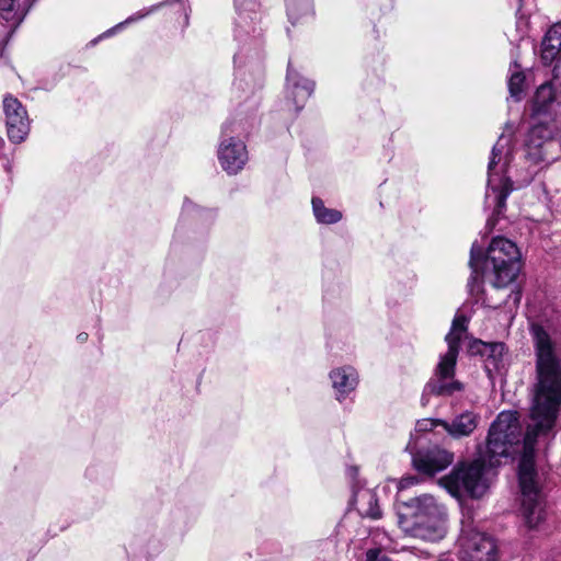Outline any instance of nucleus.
<instances>
[{
	"label": "nucleus",
	"instance_id": "29",
	"mask_svg": "<svg viewBox=\"0 0 561 561\" xmlns=\"http://www.w3.org/2000/svg\"><path fill=\"white\" fill-rule=\"evenodd\" d=\"M300 11H301L302 15H306V14H308L311 11L310 3L307 0L301 2Z\"/></svg>",
	"mask_w": 561,
	"mask_h": 561
},
{
	"label": "nucleus",
	"instance_id": "9",
	"mask_svg": "<svg viewBox=\"0 0 561 561\" xmlns=\"http://www.w3.org/2000/svg\"><path fill=\"white\" fill-rule=\"evenodd\" d=\"M232 127V123L227 122L222 125V136H229L228 139H224L218 148V160L221 168L229 174H237L243 169L248 161V152L243 141L236 139L230 134L236 130Z\"/></svg>",
	"mask_w": 561,
	"mask_h": 561
},
{
	"label": "nucleus",
	"instance_id": "4",
	"mask_svg": "<svg viewBox=\"0 0 561 561\" xmlns=\"http://www.w3.org/2000/svg\"><path fill=\"white\" fill-rule=\"evenodd\" d=\"M522 425L517 412L503 411L492 422L483 451L480 450L479 458L489 468L500 465L501 458L510 457L515 446L522 442Z\"/></svg>",
	"mask_w": 561,
	"mask_h": 561
},
{
	"label": "nucleus",
	"instance_id": "11",
	"mask_svg": "<svg viewBox=\"0 0 561 561\" xmlns=\"http://www.w3.org/2000/svg\"><path fill=\"white\" fill-rule=\"evenodd\" d=\"M413 466L422 473L433 476L451 465L454 455L437 446L421 449L413 455Z\"/></svg>",
	"mask_w": 561,
	"mask_h": 561
},
{
	"label": "nucleus",
	"instance_id": "15",
	"mask_svg": "<svg viewBox=\"0 0 561 561\" xmlns=\"http://www.w3.org/2000/svg\"><path fill=\"white\" fill-rule=\"evenodd\" d=\"M330 378L332 380V386L336 391V398L340 401L350 392L354 391L358 382L357 373L351 366L332 370Z\"/></svg>",
	"mask_w": 561,
	"mask_h": 561
},
{
	"label": "nucleus",
	"instance_id": "31",
	"mask_svg": "<svg viewBox=\"0 0 561 561\" xmlns=\"http://www.w3.org/2000/svg\"><path fill=\"white\" fill-rule=\"evenodd\" d=\"M261 79H262V71L260 70L259 71V78H257L256 82H254V84L252 87V90H254L255 88H260L261 87Z\"/></svg>",
	"mask_w": 561,
	"mask_h": 561
},
{
	"label": "nucleus",
	"instance_id": "14",
	"mask_svg": "<svg viewBox=\"0 0 561 561\" xmlns=\"http://www.w3.org/2000/svg\"><path fill=\"white\" fill-rule=\"evenodd\" d=\"M478 423L479 415L472 411L460 413L451 422L445 420L437 421V424L455 438L469 436L477 428Z\"/></svg>",
	"mask_w": 561,
	"mask_h": 561
},
{
	"label": "nucleus",
	"instance_id": "21",
	"mask_svg": "<svg viewBox=\"0 0 561 561\" xmlns=\"http://www.w3.org/2000/svg\"><path fill=\"white\" fill-rule=\"evenodd\" d=\"M416 512L415 517L419 519L417 524H423V517H436L439 515V508L433 496L424 495L415 499Z\"/></svg>",
	"mask_w": 561,
	"mask_h": 561
},
{
	"label": "nucleus",
	"instance_id": "17",
	"mask_svg": "<svg viewBox=\"0 0 561 561\" xmlns=\"http://www.w3.org/2000/svg\"><path fill=\"white\" fill-rule=\"evenodd\" d=\"M530 128L528 142L534 147H540L546 140L558 139L561 141V126L556 125V121L540 119Z\"/></svg>",
	"mask_w": 561,
	"mask_h": 561
},
{
	"label": "nucleus",
	"instance_id": "7",
	"mask_svg": "<svg viewBox=\"0 0 561 561\" xmlns=\"http://www.w3.org/2000/svg\"><path fill=\"white\" fill-rule=\"evenodd\" d=\"M234 7L237 12L236 18V38L238 41H247L250 37L251 33V42L255 49L256 58L260 57V48H261V28L256 27V22L260 21L259 18V0H234Z\"/></svg>",
	"mask_w": 561,
	"mask_h": 561
},
{
	"label": "nucleus",
	"instance_id": "8",
	"mask_svg": "<svg viewBox=\"0 0 561 561\" xmlns=\"http://www.w3.org/2000/svg\"><path fill=\"white\" fill-rule=\"evenodd\" d=\"M561 108V82L547 81L540 84L530 104V117L534 121H556Z\"/></svg>",
	"mask_w": 561,
	"mask_h": 561
},
{
	"label": "nucleus",
	"instance_id": "22",
	"mask_svg": "<svg viewBox=\"0 0 561 561\" xmlns=\"http://www.w3.org/2000/svg\"><path fill=\"white\" fill-rule=\"evenodd\" d=\"M0 12L3 20L18 26L26 15V11L15 9V0H0Z\"/></svg>",
	"mask_w": 561,
	"mask_h": 561
},
{
	"label": "nucleus",
	"instance_id": "13",
	"mask_svg": "<svg viewBox=\"0 0 561 561\" xmlns=\"http://www.w3.org/2000/svg\"><path fill=\"white\" fill-rule=\"evenodd\" d=\"M314 85L313 81L302 77L291 67L290 61L288 62L286 88L288 94L293 98L297 111H300L312 95Z\"/></svg>",
	"mask_w": 561,
	"mask_h": 561
},
{
	"label": "nucleus",
	"instance_id": "34",
	"mask_svg": "<svg viewBox=\"0 0 561 561\" xmlns=\"http://www.w3.org/2000/svg\"><path fill=\"white\" fill-rule=\"evenodd\" d=\"M352 472L355 474L357 472L356 468H352Z\"/></svg>",
	"mask_w": 561,
	"mask_h": 561
},
{
	"label": "nucleus",
	"instance_id": "1",
	"mask_svg": "<svg viewBox=\"0 0 561 561\" xmlns=\"http://www.w3.org/2000/svg\"><path fill=\"white\" fill-rule=\"evenodd\" d=\"M537 374L530 423L523 437L524 455L518 465L522 514L533 529L546 518V503L537 482L534 460L538 436L547 435L556 425L561 407V356L550 333L539 323L529 329Z\"/></svg>",
	"mask_w": 561,
	"mask_h": 561
},
{
	"label": "nucleus",
	"instance_id": "3",
	"mask_svg": "<svg viewBox=\"0 0 561 561\" xmlns=\"http://www.w3.org/2000/svg\"><path fill=\"white\" fill-rule=\"evenodd\" d=\"M467 321L468 320L465 316H456L454 318L450 331L445 337L448 350L440 356L435 370V376L430 379L424 388L423 398L426 394L451 396L463 389L462 383L455 380L454 376L461 334L467 330Z\"/></svg>",
	"mask_w": 561,
	"mask_h": 561
},
{
	"label": "nucleus",
	"instance_id": "30",
	"mask_svg": "<svg viewBox=\"0 0 561 561\" xmlns=\"http://www.w3.org/2000/svg\"><path fill=\"white\" fill-rule=\"evenodd\" d=\"M77 340L80 342V343H84L87 340H88V333L85 332H81L77 335Z\"/></svg>",
	"mask_w": 561,
	"mask_h": 561
},
{
	"label": "nucleus",
	"instance_id": "35",
	"mask_svg": "<svg viewBox=\"0 0 561 561\" xmlns=\"http://www.w3.org/2000/svg\"><path fill=\"white\" fill-rule=\"evenodd\" d=\"M244 79H241L240 82L238 83V88H241V82L243 81Z\"/></svg>",
	"mask_w": 561,
	"mask_h": 561
},
{
	"label": "nucleus",
	"instance_id": "25",
	"mask_svg": "<svg viewBox=\"0 0 561 561\" xmlns=\"http://www.w3.org/2000/svg\"><path fill=\"white\" fill-rule=\"evenodd\" d=\"M420 482V479L417 476H407L403 477L399 482V491L402 492L403 490L415 485Z\"/></svg>",
	"mask_w": 561,
	"mask_h": 561
},
{
	"label": "nucleus",
	"instance_id": "20",
	"mask_svg": "<svg viewBox=\"0 0 561 561\" xmlns=\"http://www.w3.org/2000/svg\"><path fill=\"white\" fill-rule=\"evenodd\" d=\"M472 353H479L482 356L491 358L496 364L503 356L505 351L504 343H484L482 341H474L470 346Z\"/></svg>",
	"mask_w": 561,
	"mask_h": 561
},
{
	"label": "nucleus",
	"instance_id": "32",
	"mask_svg": "<svg viewBox=\"0 0 561 561\" xmlns=\"http://www.w3.org/2000/svg\"><path fill=\"white\" fill-rule=\"evenodd\" d=\"M4 146V140L3 138L0 137V149Z\"/></svg>",
	"mask_w": 561,
	"mask_h": 561
},
{
	"label": "nucleus",
	"instance_id": "24",
	"mask_svg": "<svg viewBox=\"0 0 561 561\" xmlns=\"http://www.w3.org/2000/svg\"><path fill=\"white\" fill-rule=\"evenodd\" d=\"M165 4H169V2L168 1L160 2L158 4H154V5L150 7L149 9H146V10H142V11L136 13V14H133L128 19H126V21H124L123 23H119L118 25H116L115 28H118V27H121L124 24H128V23H131V22L139 21L140 19L147 16L148 14L154 12L156 10L160 9L161 7H163Z\"/></svg>",
	"mask_w": 561,
	"mask_h": 561
},
{
	"label": "nucleus",
	"instance_id": "23",
	"mask_svg": "<svg viewBox=\"0 0 561 561\" xmlns=\"http://www.w3.org/2000/svg\"><path fill=\"white\" fill-rule=\"evenodd\" d=\"M360 497L363 501L367 502L368 507L363 510V514L373 519H378L381 517V511L378 505V500L376 494L369 490H366L360 493Z\"/></svg>",
	"mask_w": 561,
	"mask_h": 561
},
{
	"label": "nucleus",
	"instance_id": "27",
	"mask_svg": "<svg viewBox=\"0 0 561 561\" xmlns=\"http://www.w3.org/2000/svg\"><path fill=\"white\" fill-rule=\"evenodd\" d=\"M249 49L245 47V44L239 49L238 53H236L233 60L234 64H241L242 60L247 57Z\"/></svg>",
	"mask_w": 561,
	"mask_h": 561
},
{
	"label": "nucleus",
	"instance_id": "10",
	"mask_svg": "<svg viewBox=\"0 0 561 561\" xmlns=\"http://www.w3.org/2000/svg\"><path fill=\"white\" fill-rule=\"evenodd\" d=\"M3 111L9 139L15 144L24 141L30 133V121L25 107L16 98L8 94L3 99Z\"/></svg>",
	"mask_w": 561,
	"mask_h": 561
},
{
	"label": "nucleus",
	"instance_id": "26",
	"mask_svg": "<svg viewBox=\"0 0 561 561\" xmlns=\"http://www.w3.org/2000/svg\"><path fill=\"white\" fill-rule=\"evenodd\" d=\"M297 3L294 0H287V15L293 24L298 20Z\"/></svg>",
	"mask_w": 561,
	"mask_h": 561
},
{
	"label": "nucleus",
	"instance_id": "18",
	"mask_svg": "<svg viewBox=\"0 0 561 561\" xmlns=\"http://www.w3.org/2000/svg\"><path fill=\"white\" fill-rule=\"evenodd\" d=\"M508 91L512 98L520 101L524 93L525 73L517 60H514L510 67Z\"/></svg>",
	"mask_w": 561,
	"mask_h": 561
},
{
	"label": "nucleus",
	"instance_id": "5",
	"mask_svg": "<svg viewBox=\"0 0 561 561\" xmlns=\"http://www.w3.org/2000/svg\"><path fill=\"white\" fill-rule=\"evenodd\" d=\"M507 140L502 135L492 148L491 158L488 165V187L485 193V204L493 206L494 214L501 216L506 209V199L513 191V184L505 175L507 168V154L502 165V154Z\"/></svg>",
	"mask_w": 561,
	"mask_h": 561
},
{
	"label": "nucleus",
	"instance_id": "6",
	"mask_svg": "<svg viewBox=\"0 0 561 561\" xmlns=\"http://www.w3.org/2000/svg\"><path fill=\"white\" fill-rule=\"evenodd\" d=\"M485 468L489 467L481 458H477L468 465H459L444 478L445 488L453 496L458 499L465 496L479 499L488 488L483 479Z\"/></svg>",
	"mask_w": 561,
	"mask_h": 561
},
{
	"label": "nucleus",
	"instance_id": "28",
	"mask_svg": "<svg viewBox=\"0 0 561 561\" xmlns=\"http://www.w3.org/2000/svg\"><path fill=\"white\" fill-rule=\"evenodd\" d=\"M195 208L199 210V208L193 205V203H191L188 199H185L183 205V214H190Z\"/></svg>",
	"mask_w": 561,
	"mask_h": 561
},
{
	"label": "nucleus",
	"instance_id": "19",
	"mask_svg": "<svg viewBox=\"0 0 561 561\" xmlns=\"http://www.w3.org/2000/svg\"><path fill=\"white\" fill-rule=\"evenodd\" d=\"M312 209L314 217L318 222L331 225L339 222L342 219V213L333 209V208H327L319 197L312 198Z\"/></svg>",
	"mask_w": 561,
	"mask_h": 561
},
{
	"label": "nucleus",
	"instance_id": "16",
	"mask_svg": "<svg viewBox=\"0 0 561 561\" xmlns=\"http://www.w3.org/2000/svg\"><path fill=\"white\" fill-rule=\"evenodd\" d=\"M561 56V23H554L546 32L541 42V59L545 65H551Z\"/></svg>",
	"mask_w": 561,
	"mask_h": 561
},
{
	"label": "nucleus",
	"instance_id": "2",
	"mask_svg": "<svg viewBox=\"0 0 561 561\" xmlns=\"http://www.w3.org/2000/svg\"><path fill=\"white\" fill-rule=\"evenodd\" d=\"M481 262L485 271H490L489 277L493 287V294L485 298L488 306L494 309L503 306L511 313L516 311L523 295L520 286L515 283L520 272V252L516 244L504 237H495L485 256L477 242L471 245L469 260L471 275L468 279L471 295L482 291V275L479 272Z\"/></svg>",
	"mask_w": 561,
	"mask_h": 561
},
{
	"label": "nucleus",
	"instance_id": "12",
	"mask_svg": "<svg viewBox=\"0 0 561 561\" xmlns=\"http://www.w3.org/2000/svg\"><path fill=\"white\" fill-rule=\"evenodd\" d=\"M468 561H496L497 547L494 539L483 533H472L463 542Z\"/></svg>",
	"mask_w": 561,
	"mask_h": 561
},
{
	"label": "nucleus",
	"instance_id": "33",
	"mask_svg": "<svg viewBox=\"0 0 561 561\" xmlns=\"http://www.w3.org/2000/svg\"><path fill=\"white\" fill-rule=\"evenodd\" d=\"M5 169H7V171H8V172H11V164H10V163H8V164L5 165Z\"/></svg>",
	"mask_w": 561,
	"mask_h": 561
}]
</instances>
